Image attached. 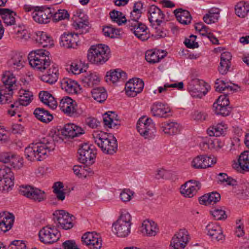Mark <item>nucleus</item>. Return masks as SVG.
Here are the masks:
<instances>
[{"label":"nucleus","mask_w":249,"mask_h":249,"mask_svg":"<svg viewBox=\"0 0 249 249\" xmlns=\"http://www.w3.org/2000/svg\"><path fill=\"white\" fill-rule=\"evenodd\" d=\"M103 32L106 36L110 38L115 37V35H117L116 29L109 26L104 27L103 29Z\"/></svg>","instance_id":"680f3d73"},{"label":"nucleus","mask_w":249,"mask_h":249,"mask_svg":"<svg viewBox=\"0 0 249 249\" xmlns=\"http://www.w3.org/2000/svg\"><path fill=\"white\" fill-rule=\"evenodd\" d=\"M73 26L76 30H79V34L86 33L88 31V22L87 20L81 18L80 19H74Z\"/></svg>","instance_id":"de8ad7c7"},{"label":"nucleus","mask_w":249,"mask_h":249,"mask_svg":"<svg viewBox=\"0 0 249 249\" xmlns=\"http://www.w3.org/2000/svg\"><path fill=\"white\" fill-rule=\"evenodd\" d=\"M62 135L65 137L73 138L84 133V130L73 124H66L62 130Z\"/></svg>","instance_id":"a878e982"},{"label":"nucleus","mask_w":249,"mask_h":249,"mask_svg":"<svg viewBox=\"0 0 249 249\" xmlns=\"http://www.w3.org/2000/svg\"><path fill=\"white\" fill-rule=\"evenodd\" d=\"M119 11L113 10L110 13V17L112 21L116 22L119 25H122L123 23H126V19L123 20L120 19L118 17Z\"/></svg>","instance_id":"6e6d98bb"},{"label":"nucleus","mask_w":249,"mask_h":249,"mask_svg":"<svg viewBox=\"0 0 249 249\" xmlns=\"http://www.w3.org/2000/svg\"><path fill=\"white\" fill-rule=\"evenodd\" d=\"M235 10L238 17L244 18L249 12V4L246 1H240L235 6Z\"/></svg>","instance_id":"49530a36"},{"label":"nucleus","mask_w":249,"mask_h":249,"mask_svg":"<svg viewBox=\"0 0 249 249\" xmlns=\"http://www.w3.org/2000/svg\"><path fill=\"white\" fill-rule=\"evenodd\" d=\"M133 194L134 193L131 191L130 189H125L120 193V197L122 201L126 202L131 200Z\"/></svg>","instance_id":"5fc2aeb1"},{"label":"nucleus","mask_w":249,"mask_h":249,"mask_svg":"<svg viewBox=\"0 0 249 249\" xmlns=\"http://www.w3.org/2000/svg\"><path fill=\"white\" fill-rule=\"evenodd\" d=\"M36 36L35 39L36 43L43 48L51 47L53 45V41L51 36L44 32H36Z\"/></svg>","instance_id":"cd10ccee"},{"label":"nucleus","mask_w":249,"mask_h":249,"mask_svg":"<svg viewBox=\"0 0 249 249\" xmlns=\"http://www.w3.org/2000/svg\"><path fill=\"white\" fill-rule=\"evenodd\" d=\"M131 216L128 212L122 213L112 225V231L119 237H126L130 233Z\"/></svg>","instance_id":"20e7f679"},{"label":"nucleus","mask_w":249,"mask_h":249,"mask_svg":"<svg viewBox=\"0 0 249 249\" xmlns=\"http://www.w3.org/2000/svg\"><path fill=\"white\" fill-rule=\"evenodd\" d=\"M107 82L110 81L115 83L118 81H124L127 78V74L125 72L121 69L110 70L107 72L106 74Z\"/></svg>","instance_id":"7c9ffc66"},{"label":"nucleus","mask_w":249,"mask_h":249,"mask_svg":"<svg viewBox=\"0 0 249 249\" xmlns=\"http://www.w3.org/2000/svg\"><path fill=\"white\" fill-rule=\"evenodd\" d=\"M70 15L68 12L65 9H59L54 15L53 20L55 21H59L62 20L68 19Z\"/></svg>","instance_id":"3c124183"},{"label":"nucleus","mask_w":249,"mask_h":249,"mask_svg":"<svg viewBox=\"0 0 249 249\" xmlns=\"http://www.w3.org/2000/svg\"><path fill=\"white\" fill-rule=\"evenodd\" d=\"M100 82V78L96 72H89L82 79V84L86 88H92Z\"/></svg>","instance_id":"a19ab883"},{"label":"nucleus","mask_w":249,"mask_h":249,"mask_svg":"<svg viewBox=\"0 0 249 249\" xmlns=\"http://www.w3.org/2000/svg\"><path fill=\"white\" fill-rule=\"evenodd\" d=\"M201 188V183L196 180H190L183 185L180 193L185 197H192Z\"/></svg>","instance_id":"412c9836"},{"label":"nucleus","mask_w":249,"mask_h":249,"mask_svg":"<svg viewBox=\"0 0 249 249\" xmlns=\"http://www.w3.org/2000/svg\"><path fill=\"white\" fill-rule=\"evenodd\" d=\"M219 16L206 14L203 17L204 21L208 24L215 23L218 20Z\"/></svg>","instance_id":"69168bd1"},{"label":"nucleus","mask_w":249,"mask_h":249,"mask_svg":"<svg viewBox=\"0 0 249 249\" xmlns=\"http://www.w3.org/2000/svg\"><path fill=\"white\" fill-rule=\"evenodd\" d=\"M50 54L44 49H38L30 52L28 58L30 65L34 69L42 71L50 67L47 73L41 76L40 79L52 85L57 81L59 73L58 65L51 63Z\"/></svg>","instance_id":"f257e3e1"},{"label":"nucleus","mask_w":249,"mask_h":249,"mask_svg":"<svg viewBox=\"0 0 249 249\" xmlns=\"http://www.w3.org/2000/svg\"><path fill=\"white\" fill-rule=\"evenodd\" d=\"M59 107L63 112L70 116L77 114L76 103L69 97L66 96L60 100Z\"/></svg>","instance_id":"5701e85b"},{"label":"nucleus","mask_w":249,"mask_h":249,"mask_svg":"<svg viewBox=\"0 0 249 249\" xmlns=\"http://www.w3.org/2000/svg\"><path fill=\"white\" fill-rule=\"evenodd\" d=\"M189 242V234L185 229H180L172 237L170 249H183Z\"/></svg>","instance_id":"2eb2a0df"},{"label":"nucleus","mask_w":249,"mask_h":249,"mask_svg":"<svg viewBox=\"0 0 249 249\" xmlns=\"http://www.w3.org/2000/svg\"><path fill=\"white\" fill-rule=\"evenodd\" d=\"M229 104L230 101L227 97V95H221L213 104V111L217 115L223 116H228L231 110V108L229 106Z\"/></svg>","instance_id":"ddd939ff"},{"label":"nucleus","mask_w":249,"mask_h":249,"mask_svg":"<svg viewBox=\"0 0 249 249\" xmlns=\"http://www.w3.org/2000/svg\"><path fill=\"white\" fill-rule=\"evenodd\" d=\"M86 124L92 128H96L100 124V122L93 117H88L86 119Z\"/></svg>","instance_id":"774afa93"},{"label":"nucleus","mask_w":249,"mask_h":249,"mask_svg":"<svg viewBox=\"0 0 249 249\" xmlns=\"http://www.w3.org/2000/svg\"><path fill=\"white\" fill-rule=\"evenodd\" d=\"M25 57L19 53H14L8 61L7 64L9 67L19 70L23 68L25 63Z\"/></svg>","instance_id":"2f4dec72"},{"label":"nucleus","mask_w":249,"mask_h":249,"mask_svg":"<svg viewBox=\"0 0 249 249\" xmlns=\"http://www.w3.org/2000/svg\"><path fill=\"white\" fill-rule=\"evenodd\" d=\"M14 177L10 167L5 165L0 167V191L8 192L14 185Z\"/></svg>","instance_id":"9b49d317"},{"label":"nucleus","mask_w":249,"mask_h":249,"mask_svg":"<svg viewBox=\"0 0 249 249\" xmlns=\"http://www.w3.org/2000/svg\"><path fill=\"white\" fill-rule=\"evenodd\" d=\"M228 84V83L225 82L224 80L216 79L214 86L215 90L219 92L225 90Z\"/></svg>","instance_id":"338daca9"},{"label":"nucleus","mask_w":249,"mask_h":249,"mask_svg":"<svg viewBox=\"0 0 249 249\" xmlns=\"http://www.w3.org/2000/svg\"><path fill=\"white\" fill-rule=\"evenodd\" d=\"M94 142L101 148L103 152L106 154L113 155L116 152L118 149L117 141L113 136L107 137L98 134L96 137L94 136Z\"/></svg>","instance_id":"39448f33"},{"label":"nucleus","mask_w":249,"mask_h":249,"mask_svg":"<svg viewBox=\"0 0 249 249\" xmlns=\"http://www.w3.org/2000/svg\"><path fill=\"white\" fill-rule=\"evenodd\" d=\"M150 110L152 115L157 117L167 118L171 115L169 106L167 104L160 102L153 103Z\"/></svg>","instance_id":"6ab92c4d"},{"label":"nucleus","mask_w":249,"mask_h":249,"mask_svg":"<svg viewBox=\"0 0 249 249\" xmlns=\"http://www.w3.org/2000/svg\"><path fill=\"white\" fill-rule=\"evenodd\" d=\"M204 155L197 156L192 161V166L197 169L204 168L203 167V161Z\"/></svg>","instance_id":"13d9d810"},{"label":"nucleus","mask_w":249,"mask_h":249,"mask_svg":"<svg viewBox=\"0 0 249 249\" xmlns=\"http://www.w3.org/2000/svg\"><path fill=\"white\" fill-rule=\"evenodd\" d=\"M109 47L102 44L92 45L87 53L88 60L91 63L97 65H103L109 59Z\"/></svg>","instance_id":"7ed1b4c3"},{"label":"nucleus","mask_w":249,"mask_h":249,"mask_svg":"<svg viewBox=\"0 0 249 249\" xmlns=\"http://www.w3.org/2000/svg\"><path fill=\"white\" fill-rule=\"evenodd\" d=\"M143 87L142 80L139 78H132L125 84L126 93L129 96L135 97L142 91Z\"/></svg>","instance_id":"a211bd4d"},{"label":"nucleus","mask_w":249,"mask_h":249,"mask_svg":"<svg viewBox=\"0 0 249 249\" xmlns=\"http://www.w3.org/2000/svg\"><path fill=\"white\" fill-rule=\"evenodd\" d=\"M40 241L44 244H53L60 237V234L56 228L50 225L42 228L38 233Z\"/></svg>","instance_id":"9d476101"},{"label":"nucleus","mask_w":249,"mask_h":249,"mask_svg":"<svg viewBox=\"0 0 249 249\" xmlns=\"http://www.w3.org/2000/svg\"><path fill=\"white\" fill-rule=\"evenodd\" d=\"M1 81L3 85L0 87L2 89L7 91V93H11L13 99V90L16 89V78L13 74L9 72H5L3 74Z\"/></svg>","instance_id":"393cba45"},{"label":"nucleus","mask_w":249,"mask_h":249,"mask_svg":"<svg viewBox=\"0 0 249 249\" xmlns=\"http://www.w3.org/2000/svg\"><path fill=\"white\" fill-rule=\"evenodd\" d=\"M160 128V130L165 134L173 135L179 133L181 126L176 122H166L162 123Z\"/></svg>","instance_id":"c756f323"},{"label":"nucleus","mask_w":249,"mask_h":249,"mask_svg":"<svg viewBox=\"0 0 249 249\" xmlns=\"http://www.w3.org/2000/svg\"><path fill=\"white\" fill-rule=\"evenodd\" d=\"M128 28L134 35L142 41H145L149 38L150 35L147 33V27L140 22L133 21L129 23Z\"/></svg>","instance_id":"f3484780"},{"label":"nucleus","mask_w":249,"mask_h":249,"mask_svg":"<svg viewBox=\"0 0 249 249\" xmlns=\"http://www.w3.org/2000/svg\"><path fill=\"white\" fill-rule=\"evenodd\" d=\"M149 16L148 19L152 27L156 25H161L163 23L165 15L162 11L157 6L152 5L148 10Z\"/></svg>","instance_id":"aec40b11"},{"label":"nucleus","mask_w":249,"mask_h":249,"mask_svg":"<svg viewBox=\"0 0 249 249\" xmlns=\"http://www.w3.org/2000/svg\"><path fill=\"white\" fill-rule=\"evenodd\" d=\"M78 34L64 33L60 39V45L66 48H76L78 45Z\"/></svg>","instance_id":"b1692460"},{"label":"nucleus","mask_w":249,"mask_h":249,"mask_svg":"<svg viewBox=\"0 0 249 249\" xmlns=\"http://www.w3.org/2000/svg\"><path fill=\"white\" fill-rule=\"evenodd\" d=\"M0 161L4 163H9L10 165L14 168H19L22 166V163L19 161V159L10 153H1Z\"/></svg>","instance_id":"c85d7f7f"},{"label":"nucleus","mask_w":249,"mask_h":249,"mask_svg":"<svg viewBox=\"0 0 249 249\" xmlns=\"http://www.w3.org/2000/svg\"><path fill=\"white\" fill-rule=\"evenodd\" d=\"M83 244L90 249H100L102 246V240L99 234L94 232L85 233L81 237Z\"/></svg>","instance_id":"dca6fc26"},{"label":"nucleus","mask_w":249,"mask_h":249,"mask_svg":"<svg viewBox=\"0 0 249 249\" xmlns=\"http://www.w3.org/2000/svg\"><path fill=\"white\" fill-rule=\"evenodd\" d=\"M12 215H6L4 212L0 213V232H6L10 230L14 223Z\"/></svg>","instance_id":"473e14b6"},{"label":"nucleus","mask_w":249,"mask_h":249,"mask_svg":"<svg viewBox=\"0 0 249 249\" xmlns=\"http://www.w3.org/2000/svg\"><path fill=\"white\" fill-rule=\"evenodd\" d=\"M226 129V125L222 123H220L209 128L207 132L210 136L219 137L223 135Z\"/></svg>","instance_id":"c03bdc74"},{"label":"nucleus","mask_w":249,"mask_h":249,"mask_svg":"<svg viewBox=\"0 0 249 249\" xmlns=\"http://www.w3.org/2000/svg\"><path fill=\"white\" fill-rule=\"evenodd\" d=\"M206 230L208 231V234L211 236L213 239L217 241L223 242L225 239V236L221 227L215 223H211L206 226Z\"/></svg>","instance_id":"bb28decb"},{"label":"nucleus","mask_w":249,"mask_h":249,"mask_svg":"<svg viewBox=\"0 0 249 249\" xmlns=\"http://www.w3.org/2000/svg\"><path fill=\"white\" fill-rule=\"evenodd\" d=\"M40 101L52 109H55L57 106V102L49 92L46 91H41L39 94Z\"/></svg>","instance_id":"58836bf2"},{"label":"nucleus","mask_w":249,"mask_h":249,"mask_svg":"<svg viewBox=\"0 0 249 249\" xmlns=\"http://www.w3.org/2000/svg\"><path fill=\"white\" fill-rule=\"evenodd\" d=\"M174 13L177 20L184 25H187L191 23L192 17L190 12L182 8H178L174 11Z\"/></svg>","instance_id":"72a5a7b5"},{"label":"nucleus","mask_w":249,"mask_h":249,"mask_svg":"<svg viewBox=\"0 0 249 249\" xmlns=\"http://www.w3.org/2000/svg\"><path fill=\"white\" fill-rule=\"evenodd\" d=\"M53 221L58 224L57 227L64 230L71 229L73 225L72 221L73 215L63 210H56L53 213Z\"/></svg>","instance_id":"f8f14e48"},{"label":"nucleus","mask_w":249,"mask_h":249,"mask_svg":"<svg viewBox=\"0 0 249 249\" xmlns=\"http://www.w3.org/2000/svg\"><path fill=\"white\" fill-rule=\"evenodd\" d=\"M55 144L50 139L42 138L39 142L32 143L25 149L26 158L30 161H41L54 149Z\"/></svg>","instance_id":"f03ea898"},{"label":"nucleus","mask_w":249,"mask_h":249,"mask_svg":"<svg viewBox=\"0 0 249 249\" xmlns=\"http://www.w3.org/2000/svg\"><path fill=\"white\" fill-rule=\"evenodd\" d=\"M164 55L160 57L158 52L149 50L146 52L145 58L149 63L154 64L160 61V60L163 58Z\"/></svg>","instance_id":"09e8293b"},{"label":"nucleus","mask_w":249,"mask_h":249,"mask_svg":"<svg viewBox=\"0 0 249 249\" xmlns=\"http://www.w3.org/2000/svg\"><path fill=\"white\" fill-rule=\"evenodd\" d=\"M17 14L14 11L8 9V11H5L1 17L3 22L7 27V30L9 32V29H13L16 24L15 16Z\"/></svg>","instance_id":"e433bc0d"},{"label":"nucleus","mask_w":249,"mask_h":249,"mask_svg":"<svg viewBox=\"0 0 249 249\" xmlns=\"http://www.w3.org/2000/svg\"><path fill=\"white\" fill-rule=\"evenodd\" d=\"M142 232L147 236H155L158 231L157 224L152 221H144L142 224Z\"/></svg>","instance_id":"c9c22d12"},{"label":"nucleus","mask_w":249,"mask_h":249,"mask_svg":"<svg viewBox=\"0 0 249 249\" xmlns=\"http://www.w3.org/2000/svg\"><path fill=\"white\" fill-rule=\"evenodd\" d=\"M12 100L11 93H7V91L0 88V104H9Z\"/></svg>","instance_id":"603ef678"},{"label":"nucleus","mask_w":249,"mask_h":249,"mask_svg":"<svg viewBox=\"0 0 249 249\" xmlns=\"http://www.w3.org/2000/svg\"><path fill=\"white\" fill-rule=\"evenodd\" d=\"M221 197L219 193L213 192L211 193L205 194L199 197V201L201 204L205 205L214 204L219 201Z\"/></svg>","instance_id":"f704fd0d"},{"label":"nucleus","mask_w":249,"mask_h":249,"mask_svg":"<svg viewBox=\"0 0 249 249\" xmlns=\"http://www.w3.org/2000/svg\"><path fill=\"white\" fill-rule=\"evenodd\" d=\"M211 213L215 220H219L227 217L225 212L219 209H215L211 211Z\"/></svg>","instance_id":"4d7b16f0"},{"label":"nucleus","mask_w":249,"mask_h":249,"mask_svg":"<svg viewBox=\"0 0 249 249\" xmlns=\"http://www.w3.org/2000/svg\"><path fill=\"white\" fill-rule=\"evenodd\" d=\"M196 36L195 35L190 36L189 38H185L184 43L188 48L194 49L198 47V44L196 41Z\"/></svg>","instance_id":"864d4df0"},{"label":"nucleus","mask_w":249,"mask_h":249,"mask_svg":"<svg viewBox=\"0 0 249 249\" xmlns=\"http://www.w3.org/2000/svg\"><path fill=\"white\" fill-rule=\"evenodd\" d=\"M117 115L112 112H110V114L106 113L104 114L103 122L104 124L110 128H115L120 124L118 121L115 119Z\"/></svg>","instance_id":"37998d69"},{"label":"nucleus","mask_w":249,"mask_h":249,"mask_svg":"<svg viewBox=\"0 0 249 249\" xmlns=\"http://www.w3.org/2000/svg\"><path fill=\"white\" fill-rule=\"evenodd\" d=\"M20 98L18 100L15 101L10 105V109L7 110V113L11 116H13L19 111L20 106H28L33 100V93L29 90L21 89L20 90Z\"/></svg>","instance_id":"1a4fd4ad"},{"label":"nucleus","mask_w":249,"mask_h":249,"mask_svg":"<svg viewBox=\"0 0 249 249\" xmlns=\"http://www.w3.org/2000/svg\"><path fill=\"white\" fill-rule=\"evenodd\" d=\"M231 62L228 63L224 61H220L218 70L221 74H226L229 71L231 67Z\"/></svg>","instance_id":"052dcab7"},{"label":"nucleus","mask_w":249,"mask_h":249,"mask_svg":"<svg viewBox=\"0 0 249 249\" xmlns=\"http://www.w3.org/2000/svg\"><path fill=\"white\" fill-rule=\"evenodd\" d=\"M80 161L87 165L92 164L95 162L96 156V149L92 144L85 143L80 145L78 150Z\"/></svg>","instance_id":"0eeeda50"},{"label":"nucleus","mask_w":249,"mask_h":249,"mask_svg":"<svg viewBox=\"0 0 249 249\" xmlns=\"http://www.w3.org/2000/svg\"><path fill=\"white\" fill-rule=\"evenodd\" d=\"M210 86L203 80L192 79L187 85V90L193 97L201 98L207 93Z\"/></svg>","instance_id":"423d86ee"},{"label":"nucleus","mask_w":249,"mask_h":249,"mask_svg":"<svg viewBox=\"0 0 249 249\" xmlns=\"http://www.w3.org/2000/svg\"><path fill=\"white\" fill-rule=\"evenodd\" d=\"M249 162V151H245L239 157L238 165L240 168L244 171L248 169V162Z\"/></svg>","instance_id":"8fccbe9b"},{"label":"nucleus","mask_w":249,"mask_h":249,"mask_svg":"<svg viewBox=\"0 0 249 249\" xmlns=\"http://www.w3.org/2000/svg\"><path fill=\"white\" fill-rule=\"evenodd\" d=\"M62 89L70 94H74L77 92L78 85L77 83L70 78H64L60 82Z\"/></svg>","instance_id":"4c0bfd02"},{"label":"nucleus","mask_w":249,"mask_h":249,"mask_svg":"<svg viewBox=\"0 0 249 249\" xmlns=\"http://www.w3.org/2000/svg\"><path fill=\"white\" fill-rule=\"evenodd\" d=\"M153 28L155 30L156 34L155 36L157 39L163 38L167 36V31L162 28L160 25H157L156 24Z\"/></svg>","instance_id":"bf43d9fd"},{"label":"nucleus","mask_w":249,"mask_h":249,"mask_svg":"<svg viewBox=\"0 0 249 249\" xmlns=\"http://www.w3.org/2000/svg\"><path fill=\"white\" fill-rule=\"evenodd\" d=\"M91 92L93 98L99 103L104 102L107 98V93L104 88H94Z\"/></svg>","instance_id":"a18cd8bd"},{"label":"nucleus","mask_w":249,"mask_h":249,"mask_svg":"<svg viewBox=\"0 0 249 249\" xmlns=\"http://www.w3.org/2000/svg\"><path fill=\"white\" fill-rule=\"evenodd\" d=\"M34 114L38 120L45 123L50 122L53 118L52 114L41 107L36 108L34 111Z\"/></svg>","instance_id":"ea45409f"},{"label":"nucleus","mask_w":249,"mask_h":249,"mask_svg":"<svg viewBox=\"0 0 249 249\" xmlns=\"http://www.w3.org/2000/svg\"><path fill=\"white\" fill-rule=\"evenodd\" d=\"M142 12H136L135 10H133V11L130 13V19L128 21L126 20V24L127 27L128 26V24L129 23H132L133 21H137L139 22L138 19L141 17V15Z\"/></svg>","instance_id":"0e129e2a"},{"label":"nucleus","mask_w":249,"mask_h":249,"mask_svg":"<svg viewBox=\"0 0 249 249\" xmlns=\"http://www.w3.org/2000/svg\"><path fill=\"white\" fill-rule=\"evenodd\" d=\"M137 128L140 134L145 139L151 138L156 132L155 124L150 118L143 116L138 120Z\"/></svg>","instance_id":"6e6552de"},{"label":"nucleus","mask_w":249,"mask_h":249,"mask_svg":"<svg viewBox=\"0 0 249 249\" xmlns=\"http://www.w3.org/2000/svg\"><path fill=\"white\" fill-rule=\"evenodd\" d=\"M33 11V18L34 20L40 24H46L49 22L50 18L52 16L50 9L47 8L44 9L42 7L36 6Z\"/></svg>","instance_id":"4be33fe9"},{"label":"nucleus","mask_w":249,"mask_h":249,"mask_svg":"<svg viewBox=\"0 0 249 249\" xmlns=\"http://www.w3.org/2000/svg\"><path fill=\"white\" fill-rule=\"evenodd\" d=\"M19 192L20 195L38 202L43 201L46 197L43 191L31 186H20Z\"/></svg>","instance_id":"4468645a"},{"label":"nucleus","mask_w":249,"mask_h":249,"mask_svg":"<svg viewBox=\"0 0 249 249\" xmlns=\"http://www.w3.org/2000/svg\"><path fill=\"white\" fill-rule=\"evenodd\" d=\"M203 161L204 168H206L210 167L212 165L216 163V159L213 156L207 157L204 155V159L203 160Z\"/></svg>","instance_id":"e2e57ef3"},{"label":"nucleus","mask_w":249,"mask_h":249,"mask_svg":"<svg viewBox=\"0 0 249 249\" xmlns=\"http://www.w3.org/2000/svg\"><path fill=\"white\" fill-rule=\"evenodd\" d=\"M9 34H17V37L24 41L28 40L31 37L30 33L24 27L23 28L21 26H18L14 27L13 29H9Z\"/></svg>","instance_id":"79ce46f5"}]
</instances>
